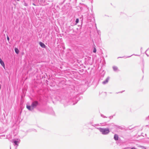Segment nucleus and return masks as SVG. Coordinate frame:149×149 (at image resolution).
<instances>
[{"instance_id":"1","label":"nucleus","mask_w":149,"mask_h":149,"mask_svg":"<svg viewBox=\"0 0 149 149\" xmlns=\"http://www.w3.org/2000/svg\"><path fill=\"white\" fill-rule=\"evenodd\" d=\"M100 131L103 134H107L109 132L108 129H100Z\"/></svg>"},{"instance_id":"2","label":"nucleus","mask_w":149,"mask_h":149,"mask_svg":"<svg viewBox=\"0 0 149 149\" xmlns=\"http://www.w3.org/2000/svg\"><path fill=\"white\" fill-rule=\"evenodd\" d=\"M38 104V102L37 101H35L33 102L31 105V107L32 109H33L34 108H35Z\"/></svg>"},{"instance_id":"3","label":"nucleus","mask_w":149,"mask_h":149,"mask_svg":"<svg viewBox=\"0 0 149 149\" xmlns=\"http://www.w3.org/2000/svg\"><path fill=\"white\" fill-rule=\"evenodd\" d=\"M39 45H40L42 48H45V47H46L45 45V44L43 43H42V42H39Z\"/></svg>"},{"instance_id":"4","label":"nucleus","mask_w":149,"mask_h":149,"mask_svg":"<svg viewBox=\"0 0 149 149\" xmlns=\"http://www.w3.org/2000/svg\"><path fill=\"white\" fill-rule=\"evenodd\" d=\"M114 139L116 140H117L118 139V135L115 134L114 135Z\"/></svg>"},{"instance_id":"5","label":"nucleus","mask_w":149,"mask_h":149,"mask_svg":"<svg viewBox=\"0 0 149 149\" xmlns=\"http://www.w3.org/2000/svg\"><path fill=\"white\" fill-rule=\"evenodd\" d=\"M26 108L27 109H28L29 110H31L33 109H32V107H31V106H28V105H26Z\"/></svg>"},{"instance_id":"6","label":"nucleus","mask_w":149,"mask_h":149,"mask_svg":"<svg viewBox=\"0 0 149 149\" xmlns=\"http://www.w3.org/2000/svg\"><path fill=\"white\" fill-rule=\"evenodd\" d=\"M15 51L17 54H18L19 52V49L17 48H15Z\"/></svg>"},{"instance_id":"7","label":"nucleus","mask_w":149,"mask_h":149,"mask_svg":"<svg viewBox=\"0 0 149 149\" xmlns=\"http://www.w3.org/2000/svg\"><path fill=\"white\" fill-rule=\"evenodd\" d=\"M113 68L114 71H116L118 70V68L116 66H114Z\"/></svg>"},{"instance_id":"8","label":"nucleus","mask_w":149,"mask_h":149,"mask_svg":"<svg viewBox=\"0 0 149 149\" xmlns=\"http://www.w3.org/2000/svg\"><path fill=\"white\" fill-rule=\"evenodd\" d=\"M14 143H15V145H16L17 146H18V142L17 141H14Z\"/></svg>"},{"instance_id":"9","label":"nucleus","mask_w":149,"mask_h":149,"mask_svg":"<svg viewBox=\"0 0 149 149\" xmlns=\"http://www.w3.org/2000/svg\"><path fill=\"white\" fill-rule=\"evenodd\" d=\"M96 49L95 47H94L93 50V52L94 53H96Z\"/></svg>"},{"instance_id":"10","label":"nucleus","mask_w":149,"mask_h":149,"mask_svg":"<svg viewBox=\"0 0 149 149\" xmlns=\"http://www.w3.org/2000/svg\"><path fill=\"white\" fill-rule=\"evenodd\" d=\"M79 22V20L78 19H77L76 20V24H77Z\"/></svg>"},{"instance_id":"11","label":"nucleus","mask_w":149,"mask_h":149,"mask_svg":"<svg viewBox=\"0 0 149 149\" xmlns=\"http://www.w3.org/2000/svg\"><path fill=\"white\" fill-rule=\"evenodd\" d=\"M97 33L99 34V35H100V34H101V32L100 31L97 30Z\"/></svg>"},{"instance_id":"12","label":"nucleus","mask_w":149,"mask_h":149,"mask_svg":"<svg viewBox=\"0 0 149 149\" xmlns=\"http://www.w3.org/2000/svg\"><path fill=\"white\" fill-rule=\"evenodd\" d=\"M131 149H136L134 147H133V148H131Z\"/></svg>"},{"instance_id":"13","label":"nucleus","mask_w":149,"mask_h":149,"mask_svg":"<svg viewBox=\"0 0 149 149\" xmlns=\"http://www.w3.org/2000/svg\"><path fill=\"white\" fill-rule=\"evenodd\" d=\"M9 38H7V40L8 41H9Z\"/></svg>"},{"instance_id":"14","label":"nucleus","mask_w":149,"mask_h":149,"mask_svg":"<svg viewBox=\"0 0 149 149\" xmlns=\"http://www.w3.org/2000/svg\"><path fill=\"white\" fill-rule=\"evenodd\" d=\"M33 5L35 6V4H34V3H33Z\"/></svg>"}]
</instances>
